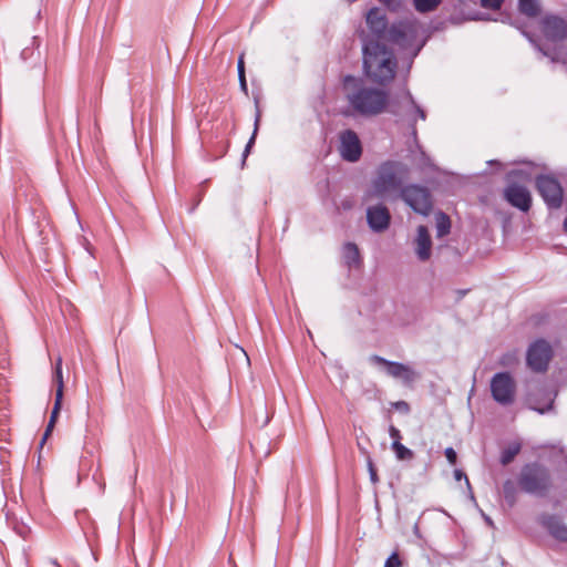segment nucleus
I'll use <instances>...</instances> for the list:
<instances>
[{"label":"nucleus","mask_w":567,"mask_h":567,"mask_svg":"<svg viewBox=\"0 0 567 567\" xmlns=\"http://www.w3.org/2000/svg\"><path fill=\"white\" fill-rule=\"evenodd\" d=\"M365 20L371 33L364 39H378L381 42H391L403 50H413V56L421 51L423 43L416 45L420 30L416 18L399 20L388 28L385 13L379 8H372L368 11Z\"/></svg>","instance_id":"1"},{"label":"nucleus","mask_w":567,"mask_h":567,"mask_svg":"<svg viewBox=\"0 0 567 567\" xmlns=\"http://www.w3.org/2000/svg\"><path fill=\"white\" fill-rule=\"evenodd\" d=\"M346 99L353 114L370 117L381 114L389 105L384 90L365 85L361 80L347 75L343 80Z\"/></svg>","instance_id":"2"},{"label":"nucleus","mask_w":567,"mask_h":567,"mask_svg":"<svg viewBox=\"0 0 567 567\" xmlns=\"http://www.w3.org/2000/svg\"><path fill=\"white\" fill-rule=\"evenodd\" d=\"M362 55L363 71L372 82L385 85L394 79L398 62L386 42L363 39Z\"/></svg>","instance_id":"3"},{"label":"nucleus","mask_w":567,"mask_h":567,"mask_svg":"<svg viewBox=\"0 0 567 567\" xmlns=\"http://www.w3.org/2000/svg\"><path fill=\"white\" fill-rule=\"evenodd\" d=\"M542 31L546 40L555 44L553 49L539 45L527 32H523V34L551 62H560L567 65V47L558 44L567 38V21L557 16H546L542 20Z\"/></svg>","instance_id":"4"},{"label":"nucleus","mask_w":567,"mask_h":567,"mask_svg":"<svg viewBox=\"0 0 567 567\" xmlns=\"http://www.w3.org/2000/svg\"><path fill=\"white\" fill-rule=\"evenodd\" d=\"M408 173V166L401 162L386 161L382 163L372 182V194L378 198H386L396 193L400 195Z\"/></svg>","instance_id":"5"},{"label":"nucleus","mask_w":567,"mask_h":567,"mask_svg":"<svg viewBox=\"0 0 567 567\" xmlns=\"http://www.w3.org/2000/svg\"><path fill=\"white\" fill-rule=\"evenodd\" d=\"M520 489L530 495L545 496L551 488L549 470L539 463H528L518 475Z\"/></svg>","instance_id":"6"},{"label":"nucleus","mask_w":567,"mask_h":567,"mask_svg":"<svg viewBox=\"0 0 567 567\" xmlns=\"http://www.w3.org/2000/svg\"><path fill=\"white\" fill-rule=\"evenodd\" d=\"M391 113L399 117V121L405 122L414 142H417V118L425 121V111L415 102L410 91H405L401 104L393 106Z\"/></svg>","instance_id":"7"},{"label":"nucleus","mask_w":567,"mask_h":567,"mask_svg":"<svg viewBox=\"0 0 567 567\" xmlns=\"http://www.w3.org/2000/svg\"><path fill=\"white\" fill-rule=\"evenodd\" d=\"M415 213L427 216L432 209V196L426 187L419 185H406L401 189L399 196Z\"/></svg>","instance_id":"8"},{"label":"nucleus","mask_w":567,"mask_h":567,"mask_svg":"<svg viewBox=\"0 0 567 567\" xmlns=\"http://www.w3.org/2000/svg\"><path fill=\"white\" fill-rule=\"evenodd\" d=\"M516 384L508 372H498L491 380L492 398L501 405H511L515 400Z\"/></svg>","instance_id":"9"},{"label":"nucleus","mask_w":567,"mask_h":567,"mask_svg":"<svg viewBox=\"0 0 567 567\" xmlns=\"http://www.w3.org/2000/svg\"><path fill=\"white\" fill-rule=\"evenodd\" d=\"M536 188L549 208H559L563 203V187L559 182L548 175L536 178Z\"/></svg>","instance_id":"10"},{"label":"nucleus","mask_w":567,"mask_h":567,"mask_svg":"<svg viewBox=\"0 0 567 567\" xmlns=\"http://www.w3.org/2000/svg\"><path fill=\"white\" fill-rule=\"evenodd\" d=\"M553 357L550 344L539 339L532 343L527 350L526 361L528 367L535 372H545Z\"/></svg>","instance_id":"11"},{"label":"nucleus","mask_w":567,"mask_h":567,"mask_svg":"<svg viewBox=\"0 0 567 567\" xmlns=\"http://www.w3.org/2000/svg\"><path fill=\"white\" fill-rule=\"evenodd\" d=\"M370 361L375 365L383 367L388 375L401 380L404 384H411L417 378L416 372L408 364L390 361L377 354L371 355Z\"/></svg>","instance_id":"12"},{"label":"nucleus","mask_w":567,"mask_h":567,"mask_svg":"<svg viewBox=\"0 0 567 567\" xmlns=\"http://www.w3.org/2000/svg\"><path fill=\"white\" fill-rule=\"evenodd\" d=\"M339 153L342 159L355 163L362 155V144L353 130H344L339 134Z\"/></svg>","instance_id":"13"},{"label":"nucleus","mask_w":567,"mask_h":567,"mask_svg":"<svg viewBox=\"0 0 567 567\" xmlns=\"http://www.w3.org/2000/svg\"><path fill=\"white\" fill-rule=\"evenodd\" d=\"M505 199L514 207L527 212L532 206L529 190L522 185L511 184L504 190Z\"/></svg>","instance_id":"14"},{"label":"nucleus","mask_w":567,"mask_h":567,"mask_svg":"<svg viewBox=\"0 0 567 567\" xmlns=\"http://www.w3.org/2000/svg\"><path fill=\"white\" fill-rule=\"evenodd\" d=\"M367 221H368L369 227L373 231H375V233L384 231L390 226V221H391L390 212L382 204L370 206L367 209Z\"/></svg>","instance_id":"15"},{"label":"nucleus","mask_w":567,"mask_h":567,"mask_svg":"<svg viewBox=\"0 0 567 567\" xmlns=\"http://www.w3.org/2000/svg\"><path fill=\"white\" fill-rule=\"evenodd\" d=\"M54 381L56 382L55 402H54L53 410L51 412L49 424L47 426V430H45V433L43 436V441L50 434V432L55 423V419L59 414V411L61 409V401L63 398V375H62V359L61 358H58L56 363H55Z\"/></svg>","instance_id":"16"},{"label":"nucleus","mask_w":567,"mask_h":567,"mask_svg":"<svg viewBox=\"0 0 567 567\" xmlns=\"http://www.w3.org/2000/svg\"><path fill=\"white\" fill-rule=\"evenodd\" d=\"M542 524L555 539L567 543V525L559 516L545 515Z\"/></svg>","instance_id":"17"},{"label":"nucleus","mask_w":567,"mask_h":567,"mask_svg":"<svg viewBox=\"0 0 567 567\" xmlns=\"http://www.w3.org/2000/svg\"><path fill=\"white\" fill-rule=\"evenodd\" d=\"M415 252L421 261H425L431 256L432 241L426 226L420 225L415 239Z\"/></svg>","instance_id":"18"},{"label":"nucleus","mask_w":567,"mask_h":567,"mask_svg":"<svg viewBox=\"0 0 567 567\" xmlns=\"http://www.w3.org/2000/svg\"><path fill=\"white\" fill-rule=\"evenodd\" d=\"M343 259L349 267L360 264L359 248L354 243L343 245Z\"/></svg>","instance_id":"19"},{"label":"nucleus","mask_w":567,"mask_h":567,"mask_svg":"<svg viewBox=\"0 0 567 567\" xmlns=\"http://www.w3.org/2000/svg\"><path fill=\"white\" fill-rule=\"evenodd\" d=\"M435 221H436V236L437 237L446 236L451 230L450 217L445 213L439 212L435 215Z\"/></svg>","instance_id":"20"},{"label":"nucleus","mask_w":567,"mask_h":567,"mask_svg":"<svg viewBox=\"0 0 567 567\" xmlns=\"http://www.w3.org/2000/svg\"><path fill=\"white\" fill-rule=\"evenodd\" d=\"M518 8L523 14L529 18H534L539 13L537 0H518Z\"/></svg>","instance_id":"21"},{"label":"nucleus","mask_w":567,"mask_h":567,"mask_svg":"<svg viewBox=\"0 0 567 567\" xmlns=\"http://www.w3.org/2000/svg\"><path fill=\"white\" fill-rule=\"evenodd\" d=\"M391 449L393 450L395 457L399 461H411L414 457V453L409 447L404 446L401 442H392Z\"/></svg>","instance_id":"22"},{"label":"nucleus","mask_w":567,"mask_h":567,"mask_svg":"<svg viewBox=\"0 0 567 567\" xmlns=\"http://www.w3.org/2000/svg\"><path fill=\"white\" fill-rule=\"evenodd\" d=\"M443 0H413L415 10L420 13L432 12L437 9Z\"/></svg>","instance_id":"23"},{"label":"nucleus","mask_w":567,"mask_h":567,"mask_svg":"<svg viewBox=\"0 0 567 567\" xmlns=\"http://www.w3.org/2000/svg\"><path fill=\"white\" fill-rule=\"evenodd\" d=\"M503 495L509 506H513L516 503L517 489L513 481L507 480L504 482Z\"/></svg>","instance_id":"24"},{"label":"nucleus","mask_w":567,"mask_h":567,"mask_svg":"<svg viewBox=\"0 0 567 567\" xmlns=\"http://www.w3.org/2000/svg\"><path fill=\"white\" fill-rule=\"evenodd\" d=\"M519 451H520V445L517 443L503 450L501 453V458H499L501 463L503 465L509 464L515 458V456L519 453Z\"/></svg>","instance_id":"25"},{"label":"nucleus","mask_w":567,"mask_h":567,"mask_svg":"<svg viewBox=\"0 0 567 567\" xmlns=\"http://www.w3.org/2000/svg\"><path fill=\"white\" fill-rule=\"evenodd\" d=\"M391 12L400 13L406 10L404 0H379Z\"/></svg>","instance_id":"26"},{"label":"nucleus","mask_w":567,"mask_h":567,"mask_svg":"<svg viewBox=\"0 0 567 567\" xmlns=\"http://www.w3.org/2000/svg\"><path fill=\"white\" fill-rule=\"evenodd\" d=\"M259 122H260V112L257 111L256 117H255V125H254L255 127H254L252 135L250 136L248 143L246 144V147H245L244 153H243V163H245L246 157L248 156L252 145L255 144L256 135H257V132H258Z\"/></svg>","instance_id":"27"},{"label":"nucleus","mask_w":567,"mask_h":567,"mask_svg":"<svg viewBox=\"0 0 567 567\" xmlns=\"http://www.w3.org/2000/svg\"><path fill=\"white\" fill-rule=\"evenodd\" d=\"M20 56L23 61H28V60H39L40 59V52L38 51V49L32 45V47H25L21 53H20Z\"/></svg>","instance_id":"28"},{"label":"nucleus","mask_w":567,"mask_h":567,"mask_svg":"<svg viewBox=\"0 0 567 567\" xmlns=\"http://www.w3.org/2000/svg\"><path fill=\"white\" fill-rule=\"evenodd\" d=\"M237 69H238V79H239L240 87L244 92H247V82H246V76H245V66H244L243 55H240L238 59Z\"/></svg>","instance_id":"29"},{"label":"nucleus","mask_w":567,"mask_h":567,"mask_svg":"<svg viewBox=\"0 0 567 567\" xmlns=\"http://www.w3.org/2000/svg\"><path fill=\"white\" fill-rule=\"evenodd\" d=\"M517 362V355L515 352H508L502 355L499 363L503 367H509Z\"/></svg>","instance_id":"30"},{"label":"nucleus","mask_w":567,"mask_h":567,"mask_svg":"<svg viewBox=\"0 0 567 567\" xmlns=\"http://www.w3.org/2000/svg\"><path fill=\"white\" fill-rule=\"evenodd\" d=\"M503 2L504 0H481V6L486 9L498 10Z\"/></svg>","instance_id":"31"},{"label":"nucleus","mask_w":567,"mask_h":567,"mask_svg":"<svg viewBox=\"0 0 567 567\" xmlns=\"http://www.w3.org/2000/svg\"><path fill=\"white\" fill-rule=\"evenodd\" d=\"M402 563L396 553H392L384 563V567H401Z\"/></svg>","instance_id":"32"},{"label":"nucleus","mask_w":567,"mask_h":567,"mask_svg":"<svg viewBox=\"0 0 567 567\" xmlns=\"http://www.w3.org/2000/svg\"><path fill=\"white\" fill-rule=\"evenodd\" d=\"M444 454L451 465H455L457 461V454L453 447H446Z\"/></svg>","instance_id":"33"},{"label":"nucleus","mask_w":567,"mask_h":567,"mask_svg":"<svg viewBox=\"0 0 567 567\" xmlns=\"http://www.w3.org/2000/svg\"><path fill=\"white\" fill-rule=\"evenodd\" d=\"M389 435L391 436V439L393 440V442H401V432L399 429H396L394 425H390L389 427Z\"/></svg>","instance_id":"34"},{"label":"nucleus","mask_w":567,"mask_h":567,"mask_svg":"<svg viewBox=\"0 0 567 567\" xmlns=\"http://www.w3.org/2000/svg\"><path fill=\"white\" fill-rule=\"evenodd\" d=\"M454 478L456 481H461V480H464L468 489H471V484H470V481H468V477L466 476V474L462 471V470H455L454 471Z\"/></svg>","instance_id":"35"},{"label":"nucleus","mask_w":567,"mask_h":567,"mask_svg":"<svg viewBox=\"0 0 567 567\" xmlns=\"http://www.w3.org/2000/svg\"><path fill=\"white\" fill-rule=\"evenodd\" d=\"M394 406H395L396 410L402 411V412H408L409 411V404L405 401H398L394 404Z\"/></svg>","instance_id":"36"},{"label":"nucleus","mask_w":567,"mask_h":567,"mask_svg":"<svg viewBox=\"0 0 567 567\" xmlns=\"http://www.w3.org/2000/svg\"><path fill=\"white\" fill-rule=\"evenodd\" d=\"M369 472H370V478L372 482H377L378 481V476H377V472L373 467V464L372 462H369Z\"/></svg>","instance_id":"37"},{"label":"nucleus","mask_w":567,"mask_h":567,"mask_svg":"<svg viewBox=\"0 0 567 567\" xmlns=\"http://www.w3.org/2000/svg\"><path fill=\"white\" fill-rule=\"evenodd\" d=\"M551 408H553V402H550L545 409L535 408V410L538 411L539 413L544 414L545 412L549 411Z\"/></svg>","instance_id":"38"},{"label":"nucleus","mask_w":567,"mask_h":567,"mask_svg":"<svg viewBox=\"0 0 567 567\" xmlns=\"http://www.w3.org/2000/svg\"><path fill=\"white\" fill-rule=\"evenodd\" d=\"M564 230L567 233V216H566V218L564 220Z\"/></svg>","instance_id":"39"},{"label":"nucleus","mask_w":567,"mask_h":567,"mask_svg":"<svg viewBox=\"0 0 567 567\" xmlns=\"http://www.w3.org/2000/svg\"><path fill=\"white\" fill-rule=\"evenodd\" d=\"M485 520H486V523H488L489 525H492V524H493L492 519H491L489 517H487V516L485 517Z\"/></svg>","instance_id":"40"},{"label":"nucleus","mask_w":567,"mask_h":567,"mask_svg":"<svg viewBox=\"0 0 567 567\" xmlns=\"http://www.w3.org/2000/svg\"><path fill=\"white\" fill-rule=\"evenodd\" d=\"M488 164H497V165H499V163L497 161H489Z\"/></svg>","instance_id":"41"}]
</instances>
